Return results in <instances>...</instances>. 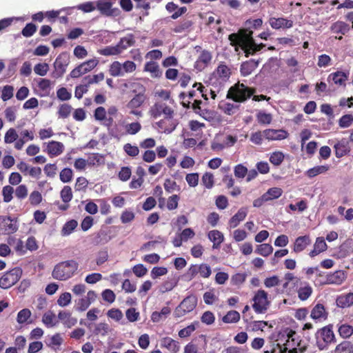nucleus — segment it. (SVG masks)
<instances>
[{
    "mask_svg": "<svg viewBox=\"0 0 353 353\" xmlns=\"http://www.w3.org/2000/svg\"><path fill=\"white\" fill-rule=\"evenodd\" d=\"M42 199L41 194L37 190L32 192L29 196L30 203L33 206L39 205L42 201Z\"/></svg>",
    "mask_w": 353,
    "mask_h": 353,
    "instance_id": "63",
    "label": "nucleus"
},
{
    "mask_svg": "<svg viewBox=\"0 0 353 353\" xmlns=\"http://www.w3.org/2000/svg\"><path fill=\"white\" fill-rule=\"evenodd\" d=\"M268 23L271 28L274 30L288 29L294 26L292 20L284 17H271L269 18Z\"/></svg>",
    "mask_w": 353,
    "mask_h": 353,
    "instance_id": "11",
    "label": "nucleus"
},
{
    "mask_svg": "<svg viewBox=\"0 0 353 353\" xmlns=\"http://www.w3.org/2000/svg\"><path fill=\"white\" fill-rule=\"evenodd\" d=\"M347 277V273L345 270H336L326 275V284L339 285H341Z\"/></svg>",
    "mask_w": 353,
    "mask_h": 353,
    "instance_id": "12",
    "label": "nucleus"
},
{
    "mask_svg": "<svg viewBox=\"0 0 353 353\" xmlns=\"http://www.w3.org/2000/svg\"><path fill=\"white\" fill-rule=\"evenodd\" d=\"M144 71L151 73L152 77H160L162 74L159 64L153 61H148L145 64Z\"/></svg>",
    "mask_w": 353,
    "mask_h": 353,
    "instance_id": "26",
    "label": "nucleus"
},
{
    "mask_svg": "<svg viewBox=\"0 0 353 353\" xmlns=\"http://www.w3.org/2000/svg\"><path fill=\"white\" fill-rule=\"evenodd\" d=\"M60 180L63 183H68L72 181L73 177V172L72 169L65 168H63L59 174Z\"/></svg>",
    "mask_w": 353,
    "mask_h": 353,
    "instance_id": "58",
    "label": "nucleus"
},
{
    "mask_svg": "<svg viewBox=\"0 0 353 353\" xmlns=\"http://www.w3.org/2000/svg\"><path fill=\"white\" fill-rule=\"evenodd\" d=\"M135 43L134 37L132 34H128L126 37L121 38L117 46L122 52L123 50L127 49L128 47L134 46Z\"/></svg>",
    "mask_w": 353,
    "mask_h": 353,
    "instance_id": "34",
    "label": "nucleus"
},
{
    "mask_svg": "<svg viewBox=\"0 0 353 353\" xmlns=\"http://www.w3.org/2000/svg\"><path fill=\"white\" fill-rule=\"evenodd\" d=\"M214 74L223 80L229 79L231 74L230 68L224 63H221L214 72Z\"/></svg>",
    "mask_w": 353,
    "mask_h": 353,
    "instance_id": "23",
    "label": "nucleus"
},
{
    "mask_svg": "<svg viewBox=\"0 0 353 353\" xmlns=\"http://www.w3.org/2000/svg\"><path fill=\"white\" fill-rule=\"evenodd\" d=\"M330 169L328 165H317L306 171L305 174L309 178H313L320 174L325 173Z\"/></svg>",
    "mask_w": 353,
    "mask_h": 353,
    "instance_id": "35",
    "label": "nucleus"
},
{
    "mask_svg": "<svg viewBox=\"0 0 353 353\" xmlns=\"http://www.w3.org/2000/svg\"><path fill=\"white\" fill-rule=\"evenodd\" d=\"M335 353H353V345L350 341H343L336 347Z\"/></svg>",
    "mask_w": 353,
    "mask_h": 353,
    "instance_id": "48",
    "label": "nucleus"
},
{
    "mask_svg": "<svg viewBox=\"0 0 353 353\" xmlns=\"http://www.w3.org/2000/svg\"><path fill=\"white\" fill-rule=\"evenodd\" d=\"M347 79V77L343 72H336L331 73L328 76V81H332L334 84L338 85H345V81Z\"/></svg>",
    "mask_w": 353,
    "mask_h": 353,
    "instance_id": "30",
    "label": "nucleus"
},
{
    "mask_svg": "<svg viewBox=\"0 0 353 353\" xmlns=\"http://www.w3.org/2000/svg\"><path fill=\"white\" fill-rule=\"evenodd\" d=\"M212 56L211 52H209V51H208V50H203L201 52V54H200V55H199V58H198V59H197V61H196V63L198 65H199V64H201V67L204 68V67H205L208 64H209V63H210V61H211V60H212Z\"/></svg>",
    "mask_w": 353,
    "mask_h": 353,
    "instance_id": "40",
    "label": "nucleus"
},
{
    "mask_svg": "<svg viewBox=\"0 0 353 353\" xmlns=\"http://www.w3.org/2000/svg\"><path fill=\"white\" fill-rule=\"evenodd\" d=\"M145 100L144 94H137L127 104V108L130 110L137 109L142 105Z\"/></svg>",
    "mask_w": 353,
    "mask_h": 353,
    "instance_id": "31",
    "label": "nucleus"
},
{
    "mask_svg": "<svg viewBox=\"0 0 353 353\" xmlns=\"http://www.w3.org/2000/svg\"><path fill=\"white\" fill-rule=\"evenodd\" d=\"M193 23L191 20L184 19L174 26L171 30L174 33H183L190 30Z\"/></svg>",
    "mask_w": 353,
    "mask_h": 353,
    "instance_id": "27",
    "label": "nucleus"
},
{
    "mask_svg": "<svg viewBox=\"0 0 353 353\" xmlns=\"http://www.w3.org/2000/svg\"><path fill=\"white\" fill-rule=\"evenodd\" d=\"M264 138L269 141L283 140L288 138L289 133L283 129H266L263 130Z\"/></svg>",
    "mask_w": 353,
    "mask_h": 353,
    "instance_id": "14",
    "label": "nucleus"
},
{
    "mask_svg": "<svg viewBox=\"0 0 353 353\" xmlns=\"http://www.w3.org/2000/svg\"><path fill=\"white\" fill-rule=\"evenodd\" d=\"M70 316V312L61 311L58 314V318L63 321V324L66 325L68 327H70L77 323V320L71 318Z\"/></svg>",
    "mask_w": 353,
    "mask_h": 353,
    "instance_id": "46",
    "label": "nucleus"
},
{
    "mask_svg": "<svg viewBox=\"0 0 353 353\" xmlns=\"http://www.w3.org/2000/svg\"><path fill=\"white\" fill-rule=\"evenodd\" d=\"M160 345L162 348H165L171 353H177L181 347L179 342L170 336L162 337L160 339Z\"/></svg>",
    "mask_w": 353,
    "mask_h": 353,
    "instance_id": "15",
    "label": "nucleus"
},
{
    "mask_svg": "<svg viewBox=\"0 0 353 353\" xmlns=\"http://www.w3.org/2000/svg\"><path fill=\"white\" fill-rule=\"evenodd\" d=\"M255 92V88H249L243 83H237L229 89L227 98L236 102H243L252 96Z\"/></svg>",
    "mask_w": 353,
    "mask_h": 353,
    "instance_id": "2",
    "label": "nucleus"
},
{
    "mask_svg": "<svg viewBox=\"0 0 353 353\" xmlns=\"http://www.w3.org/2000/svg\"><path fill=\"white\" fill-rule=\"evenodd\" d=\"M60 195L62 201L65 203H69L72 200L73 196L72 188L68 185L64 186L61 191Z\"/></svg>",
    "mask_w": 353,
    "mask_h": 353,
    "instance_id": "55",
    "label": "nucleus"
},
{
    "mask_svg": "<svg viewBox=\"0 0 353 353\" xmlns=\"http://www.w3.org/2000/svg\"><path fill=\"white\" fill-rule=\"evenodd\" d=\"M112 6V3L108 0H99L97 2L96 8H97L102 14L107 15Z\"/></svg>",
    "mask_w": 353,
    "mask_h": 353,
    "instance_id": "47",
    "label": "nucleus"
},
{
    "mask_svg": "<svg viewBox=\"0 0 353 353\" xmlns=\"http://www.w3.org/2000/svg\"><path fill=\"white\" fill-rule=\"evenodd\" d=\"M208 236L209 239L213 243V249L219 248L221 244L224 241V236L223 233L216 230L210 231Z\"/></svg>",
    "mask_w": 353,
    "mask_h": 353,
    "instance_id": "21",
    "label": "nucleus"
},
{
    "mask_svg": "<svg viewBox=\"0 0 353 353\" xmlns=\"http://www.w3.org/2000/svg\"><path fill=\"white\" fill-rule=\"evenodd\" d=\"M202 184L207 188L211 189L214 185V175L210 172H205L202 176Z\"/></svg>",
    "mask_w": 353,
    "mask_h": 353,
    "instance_id": "51",
    "label": "nucleus"
},
{
    "mask_svg": "<svg viewBox=\"0 0 353 353\" xmlns=\"http://www.w3.org/2000/svg\"><path fill=\"white\" fill-rule=\"evenodd\" d=\"M258 63L253 59L243 62L241 65V73L243 76L250 75L257 67Z\"/></svg>",
    "mask_w": 353,
    "mask_h": 353,
    "instance_id": "28",
    "label": "nucleus"
},
{
    "mask_svg": "<svg viewBox=\"0 0 353 353\" xmlns=\"http://www.w3.org/2000/svg\"><path fill=\"white\" fill-rule=\"evenodd\" d=\"M253 32L250 30H243L240 34L242 39L241 41V49L244 51L245 57L253 55L256 52L261 50L264 47L265 44L260 43L256 44L254 39L252 37Z\"/></svg>",
    "mask_w": 353,
    "mask_h": 353,
    "instance_id": "3",
    "label": "nucleus"
},
{
    "mask_svg": "<svg viewBox=\"0 0 353 353\" xmlns=\"http://www.w3.org/2000/svg\"><path fill=\"white\" fill-rule=\"evenodd\" d=\"M104 73L101 72L97 74L88 75L85 77L83 79L82 82H85V83H87V85L90 86L91 84L98 83L99 82L103 81L104 79Z\"/></svg>",
    "mask_w": 353,
    "mask_h": 353,
    "instance_id": "45",
    "label": "nucleus"
},
{
    "mask_svg": "<svg viewBox=\"0 0 353 353\" xmlns=\"http://www.w3.org/2000/svg\"><path fill=\"white\" fill-rule=\"evenodd\" d=\"M97 52L103 56L117 55L121 53L117 44L115 46H106L104 48L98 50Z\"/></svg>",
    "mask_w": 353,
    "mask_h": 353,
    "instance_id": "43",
    "label": "nucleus"
},
{
    "mask_svg": "<svg viewBox=\"0 0 353 353\" xmlns=\"http://www.w3.org/2000/svg\"><path fill=\"white\" fill-rule=\"evenodd\" d=\"M270 161L274 165H280L284 160V154L281 152H274L270 157Z\"/></svg>",
    "mask_w": 353,
    "mask_h": 353,
    "instance_id": "61",
    "label": "nucleus"
},
{
    "mask_svg": "<svg viewBox=\"0 0 353 353\" xmlns=\"http://www.w3.org/2000/svg\"><path fill=\"white\" fill-rule=\"evenodd\" d=\"M310 243L311 239L309 235L299 236L294 241L293 250L296 253L301 252L303 251Z\"/></svg>",
    "mask_w": 353,
    "mask_h": 353,
    "instance_id": "19",
    "label": "nucleus"
},
{
    "mask_svg": "<svg viewBox=\"0 0 353 353\" xmlns=\"http://www.w3.org/2000/svg\"><path fill=\"white\" fill-rule=\"evenodd\" d=\"M159 129L164 133H171L178 125L176 119L173 117H164L157 123Z\"/></svg>",
    "mask_w": 353,
    "mask_h": 353,
    "instance_id": "13",
    "label": "nucleus"
},
{
    "mask_svg": "<svg viewBox=\"0 0 353 353\" xmlns=\"http://www.w3.org/2000/svg\"><path fill=\"white\" fill-rule=\"evenodd\" d=\"M123 150L130 157H135L139 154V149L137 145H132L131 143H125L123 145Z\"/></svg>",
    "mask_w": 353,
    "mask_h": 353,
    "instance_id": "60",
    "label": "nucleus"
},
{
    "mask_svg": "<svg viewBox=\"0 0 353 353\" xmlns=\"http://www.w3.org/2000/svg\"><path fill=\"white\" fill-rule=\"evenodd\" d=\"M22 272V269L19 267L14 268L6 272L0 277V288L4 290L10 288L19 281Z\"/></svg>",
    "mask_w": 353,
    "mask_h": 353,
    "instance_id": "5",
    "label": "nucleus"
},
{
    "mask_svg": "<svg viewBox=\"0 0 353 353\" xmlns=\"http://www.w3.org/2000/svg\"><path fill=\"white\" fill-rule=\"evenodd\" d=\"M98 64L99 60L96 58L89 59L75 67L70 72V76L71 78L73 79L79 78L83 74H85L92 71L94 68H95L97 66Z\"/></svg>",
    "mask_w": 353,
    "mask_h": 353,
    "instance_id": "8",
    "label": "nucleus"
},
{
    "mask_svg": "<svg viewBox=\"0 0 353 353\" xmlns=\"http://www.w3.org/2000/svg\"><path fill=\"white\" fill-rule=\"evenodd\" d=\"M335 155L337 158H341L350 152L351 148L349 145V141L345 139H342L340 141L337 142L334 145Z\"/></svg>",
    "mask_w": 353,
    "mask_h": 353,
    "instance_id": "16",
    "label": "nucleus"
},
{
    "mask_svg": "<svg viewBox=\"0 0 353 353\" xmlns=\"http://www.w3.org/2000/svg\"><path fill=\"white\" fill-rule=\"evenodd\" d=\"M37 26L32 23H28L23 28L21 34L25 37H32L37 31Z\"/></svg>",
    "mask_w": 353,
    "mask_h": 353,
    "instance_id": "62",
    "label": "nucleus"
},
{
    "mask_svg": "<svg viewBox=\"0 0 353 353\" xmlns=\"http://www.w3.org/2000/svg\"><path fill=\"white\" fill-rule=\"evenodd\" d=\"M330 30L334 34L345 35L350 30V26L345 22L338 21L332 24Z\"/></svg>",
    "mask_w": 353,
    "mask_h": 353,
    "instance_id": "24",
    "label": "nucleus"
},
{
    "mask_svg": "<svg viewBox=\"0 0 353 353\" xmlns=\"http://www.w3.org/2000/svg\"><path fill=\"white\" fill-rule=\"evenodd\" d=\"M196 92L195 90L190 91L188 95L184 92H181L179 94V98L180 99L182 100V105L184 108H189L190 107V104L192 103V102L190 100H185V99L188 97L189 99H192L196 96Z\"/></svg>",
    "mask_w": 353,
    "mask_h": 353,
    "instance_id": "53",
    "label": "nucleus"
},
{
    "mask_svg": "<svg viewBox=\"0 0 353 353\" xmlns=\"http://www.w3.org/2000/svg\"><path fill=\"white\" fill-rule=\"evenodd\" d=\"M247 214V209L245 208H241L229 220L228 224L230 228H234L237 227L239 223L245 219Z\"/></svg>",
    "mask_w": 353,
    "mask_h": 353,
    "instance_id": "18",
    "label": "nucleus"
},
{
    "mask_svg": "<svg viewBox=\"0 0 353 353\" xmlns=\"http://www.w3.org/2000/svg\"><path fill=\"white\" fill-rule=\"evenodd\" d=\"M316 345L319 350L327 348V345L334 341L335 336L332 330V325H329L319 329L315 334Z\"/></svg>",
    "mask_w": 353,
    "mask_h": 353,
    "instance_id": "4",
    "label": "nucleus"
},
{
    "mask_svg": "<svg viewBox=\"0 0 353 353\" xmlns=\"http://www.w3.org/2000/svg\"><path fill=\"white\" fill-rule=\"evenodd\" d=\"M296 332L290 330L287 334L288 339L286 342L283 345L280 343L276 344L279 353H286L287 352H288L290 350L292 349L293 347H296V345L300 346L301 341H298V339H296Z\"/></svg>",
    "mask_w": 353,
    "mask_h": 353,
    "instance_id": "10",
    "label": "nucleus"
},
{
    "mask_svg": "<svg viewBox=\"0 0 353 353\" xmlns=\"http://www.w3.org/2000/svg\"><path fill=\"white\" fill-rule=\"evenodd\" d=\"M78 223L76 220L72 219L67 221L63 226L61 234L63 236H68L77 227Z\"/></svg>",
    "mask_w": 353,
    "mask_h": 353,
    "instance_id": "44",
    "label": "nucleus"
},
{
    "mask_svg": "<svg viewBox=\"0 0 353 353\" xmlns=\"http://www.w3.org/2000/svg\"><path fill=\"white\" fill-rule=\"evenodd\" d=\"M197 305V298L194 295L185 297L176 307L174 316L180 318L192 312Z\"/></svg>",
    "mask_w": 353,
    "mask_h": 353,
    "instance_id": "7",
    "label": "nucleus"
},
{
    "mask_svg": "<svg viewBox=\"0 0 353 353\" xmlns=\"http://www.w3.org/2000/svg\"><path fill=\"white\" fill-rule=\"evenodd\" d=\"M171 313V309L169 307H163L161 312H153L151 315V320L154 323H159L162 319H165Z\"/></svg>",
    "mask_w": 353,
    "mask_h": 353,
    "instance_id": "32",
    "label": "nucleus"
},
{
    "mask_svg": "<svg viewBox=\"0 0 353 353\" xmlns=\"http://www.w3.org/2000/svg\"><path fill=\"white\" fill-rule=\"evenodd\" d=\"M336 304L341 307H347L353 305V292L341 295L336 299Z\"/></svg>",
    "mask_w": 353,
    "mask_h": 353,
    "instance_id": "29",
    "label": "nucleus"
},
{
    "mask_svg": "<svg viewBox=\"0 0 353 353\" xmlns=\"http://www.w3.org/2000/svg\"><path fill=\"white\" fill-rule=\"evenodd\" d=\"M198 271L200 276L203 279L209 278L212 274L210 266L206 263L198 265Z\"/></svg>",
    "mask_w": 353,
    "mask_h": 353,
    "instance_id": "59",
    "label": "nucleus"
},
{
    "mask_svg": "<svg viewBox=\"0 0 353 353\" xmlns=\"http://www.w3.org/2000/svg\"><path fill=\"white\" fill-rule=\"evenodd\" d=\"M241 315L236 310H230L222 318V321L225 323H236L239 321Z\"/></svg>",
    "mask_w": 353,
    "mask_h": 353,
    "instance_id": "37",
    "label": "nucleus"
},
{
    "mask_svg": "<svg viewBox=\"0 0 353 353\" xmlns=\"http://www.w3.org/2000/svg\"><path fill=\"white\" fill-rule=\"evenodd\" d=\"M338 332L342 338L347 339L353 334V327L346 323L342 324L339 327Z\"/></svg>",
    "mask_w": 353,
    "mask_h": 353,
    "instance_id": "49",
    "label": "nucleus"
},
{
    "mask_svg": "<svg viewBox=\"0 0 353 353\" xmlns=\"http://www.w3.org/2000/svg\"><path fill=\"white\" fill-rule=\"evenodd\" d=\"M252 308L257 314L265 313L270 305L268 293L263 290H259L252 298Z\"/></svg>",
    "mask_w": 353,
    "mask_h": 353,
    "instance_id": "6",
    "label": "nucleus"
},
{
    "mask_svg": "<svg viewBox=\"0 0 353 353\" xmlns=\"http://www.w3.org/2000/svg\"><path fill=\"white\" fill-rule=\"evenodd\" d=\"M256 119L260 124H270L272 121L271 114L260 111L256 114Z\"/></svg>",
    "mask_w": 353,
    "mask_h": 353,
    "instance_id": "57",
    "label": "nucleus"
},
{
    "mask_svg": "<svg viewBox=\"0 0 353 353\" xmlns=\"http://www.w3.org/2000/svg\"><path fill=\"white\" fill-rule=\"evenodd\" d=\"M109 73L112 77H120L123 75V71L122 70V65L118 61H113L109 68Z\"/></svg>",
    "mask_w": 353,
    "mask_h": 353,
    "instance_id": "42",
    "label": "nucleus"
},
{
    "mask_svg": "<svg viewBox=\"0 0 353 353\" xmlns=\"http://www.w3.org/2000/svg\"><path fill=\"white\" fill-rule=\"evenodd\" d=\"M327 249V244L323 237H318L314 245V249L310 251L309 255L313 258Z\"/></svg>",
    "mask_w": 353,
    "mask_h": 353,
    "instance_id": "22",
    "label": "nucleus"
},
{
    "mask_svg": "<svg viewBox=\"0 0 353 353\" xmlns=\"http://www.w3.org/2000/svg\"><path fill=\"white\" fill-rule=\"evenodd\" d=\"M298 297L301 301L307 300L312 293V287L307 283H305V285L301 287L298 290Z\"/></svg>",
    "mask_w": 353,
    "mask_h": 353,
    "instance_id": "41",
    "label": "nucleus"
},
{
    "mask_svg": "<svg viewBox=\"0 0 353 353\" xmlns=\"http://www.w3.org/2000/svg\"><path fill=\"white\" fill-rule=\"evenodd\" d=\"M273 252L272 246L269 243H263L257 246L256 252L263 256H268Z\"/></svg>",
    "mask_w": 353,
    "mask_h": 353,
    "instance_id": "50",
    "label": "nucleus"
},
{
    "mask_svg": "<svg viewBox=\"0 0 353 353\" xmlns=\"http://www.w3.org/2000/svg\"><path fill=\"white\" fill-rule=\"evenodd\" d=\"M64 149L61 142L51 141L47 145V152L50 157H57L61 154Z\"/></svg>",
    "mask_w": 353,
    "mask_h": 353,
    "instance_id": "20",
    "label": "nucleus"
},
{
    "mask_svg": "<svg viewBox=\"0 0 353 353\" xmlns=\"http://www.w3.org/2000/svg\"><path fill=\"white\" fill-rule=\"evenodd\" d=\"M70 63V57L67 52L61 53L54 63V71L52 73L53 77H61L66 71V68Z\"/></svg>",
    "mask_w": 353,
    "mask_h": 353,
    "instance_id": "9",
    "label": "nucleus"
},
{
    "mask_svg": "<svg viewBox=\"0 0 353 353\" xmlns=\"http://www.w3.org/2000/svg\"><path fill=\"white\" fill-rule=\"evenodd\" d=\"M110 239L106 231L101 230L96 234L94 238V243L95 245H103L107 243Z\"/></svg>",
    "mask_w": 353,
    "mask_h": 353,
    "instance_id": "39",
    "label": "nucleus"
},
{
    "mask_svg": "<svg viewBox=\"0 0 353 353\" xmlns=\"http://www.w3.org/2000/svg\"><path fill=\"white\" fill-rule=\"evenodd\" d=\"M353 123V116L350 114L342 116L339 121V125L341 128H348Z\"/></svg>",
    "mask_w": 353,
    "mask_h": 353,
    "instance_id": "64",
    "label": "nucleus"
},
{
    "mask_svg": "<svg viewBox=\"0 0 353 353\" xmlns=\"http://www.w3.org/2000/svg\"><path fill=\"white\" fill-rule=\"evenodd\" d=\"M310 316L314 320L326 319L327 313L323 304H316L312 310Z\"/></svg>",
    "mask_w": 353,
    "mask_h": 353,
    "instance_id": "25",
    "label": "nucleus"
},
{
    "mask_svg": "<svg viewBox=\"0 0 353 353\" xmlns=\"http://www.w3.org/2000/svg\"><path fill=\"white\" fill-rule=\"evenodd\" d=\"M79 268L78 263L74 260H68L56 265L52 271L54 279L65 281L71 278Z\"/></svg>",
    "mask_w": 353,
    "mask_h": 353,
    "instance_id": "1",
    "label": "nucleus"
},
{
    "mask_svg": "<svg viewBox=\"0 0 353 353\" xmlns=\"http://www.w3.org/2000/svg\"><path fill=\"white\" fill-rule=\"evenodd\" d=\"M283 190L280 188H271L265 193L263 194V199L267 201H271L278 199L282 195Z\"/></svg>",
    "mask_w": 353,
    "mask_h": 353,
    "instance_id": "38",
    "label": "nucleus"
},
{
    "mask_svg": "<svg viewBox=\"0 0 353 353\" xmlns=\"http://www.w3.org/2000/svg\"><path fill=\"white\" fill-rule=\"evenodd\" d=\"M104 163V157L99 153H93L89 156L88 163L90 165H94L96 164L101 165Z\"/></svg>",
    "mask_w": 353,
    "mask_h": 353,
    "instance_id": "56",
    "label": "nucleus"
},
{
    "mask_svg": "<svg viewBox=\"0 0 353 353\" xmlns=\"http://www.w3.org/2000/svg\"><path fill=\"white\" fill-rule=\"evenodd\" d=\"M42 322L47 327H52L57 323L56 315L52 311H48L43 315Z\"/></svg>",
    "mask_w": 353,
    "mask_h": 353,
    "instance_id": "36",
    "label": "nucleus"
},
{
    "mask_svg": "<svg viewBox=\"0 0 353 353\" xmlns=\"http://www.w3.org/2000/svg\"><path fill=\"white\" fill-rule=\"evenodd\" d=\"M72 108L68 103L61 104L58 110V115L59 118L66 119L68 118L72 112Z\"/></svg>",
    "mask_w": 353,
    "mask_h": 353,
    "instance_id": "54",
    "label": "nucleus"
},
{
    "mask_svg": "<svg viewBox=\"0 0 353 353\" xmlns=\"http://www.w3.org/2000/svg\"><path fill=\"white\" fill-rule=\"evenodd\" d=\"M31 316V311L28 308H24L20 310L17 316V321L19 324H23L28 322V320Z\"/></svg>",
    "mask_w": 353,
    "mask_h": 353,
    "instance_id": "52",
    "label": "nucleus"
},
{
    "mask_svg": "<svg viewBox=\"0 0 353 353\" xmlns=\"http://www.w3.org/2000/svg\"><path fill=\"white\" fill-rule=\"evenodd\" d=\"M199 322L194 321L190 325L179 331L178 335L180 338L183 339L190 336L199 326Z\"/></svg>",
    "mask_w": 353,
    "mask_h": 353,
    "instance_id": "33",
    "label": "nucleus"
},
{
    "mask_svg": "<svg viewBox=\"0 0 353 353\" xmlns=\"http://www.w3.org/2000/svg\"><path fill=\"white\" fill-rule=\"evenodd\" d=\"M1 223L3 224L2 229L6 234H12L18 230L17 221L9 216H3Z\"/></svg>",
    "mask_w": 353,
    "mask_h": 353,
    "instance_id": "17",
    "label": "nucleus"
}]
</instances>
